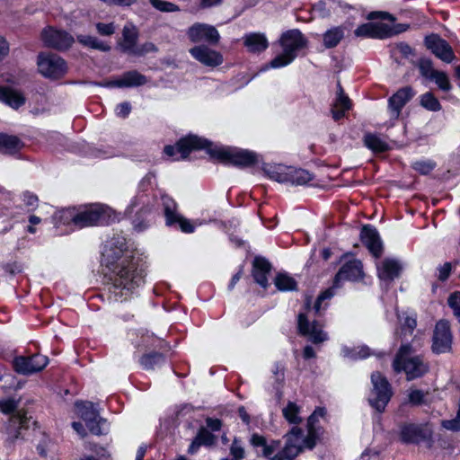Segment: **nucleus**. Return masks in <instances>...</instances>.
Returning <instances> with one entry per match:
<instances>
[{
	"label": "nucleus",
	"mask_w": 460,
	"mask_h": 460,
	"mask_svg": "<svg viewBox=\"0 0 460 460\" xmlns=\"http://www.w3.org/2000/svg\"><path fill=\"white\" fill-rule=\"evenodd\" d=\"M290 167L285 165L270 166L265 171L270 179L278 182H288Z\"/></svg>",
	"instance_id": "2f4dec72"
},
{
	"label": "nucleus",
	"mask_w": 460,
	"mask_h": 460,
	"mask_svg": "<svg viewBox=\"0 0 460 460\" xmlns=\"http://www.w3.org/2000/svg\"><path fill=\"white\" fill-rule=\"evenodd\" d=\"M243 44L250 52H261L268 46V40L262 33H249L243 37Z\"/></svg>",
	"instance_id": "a878e982"
},
{
	"label": "nucleus",
	"mask_w": 460,
	"mask_h": 460,
	"mask_svg": "<svg viewBox=\"0 0 460 460\" xmlns=\"http://www.w3.org/2000/svg\"><path fill=\"white\" fill-rule=\"evenodd\" d=\"M432 429L428 424L405 423L400 427L399 437L403 443H419L429 440Z\"/></svg>",
	"instance_id": "f8f14e48"
},
{
	"label": "nucleus",
	"mask_w": 460,
	"mask_h": 460,
	"mask_svg": "<svg viewBox=\"0 0 460 460\" xmlns=\"http://www.w3.org/2000/svg\"><path fill=\"white\" fill-rule=\"evenodd\" d=\"M288 182L294 185H304L312 180V175L309 172L303 169H295L290 167Z\"/></svg>",
	"instance_id": "f704fd0d"
},
{
	"label": "nucleus",
	"mask_w": 460,
	"mask_h": 460,
	"mask_svg": "<svg viewBox=\"0 0 460 460\" xmlns=\"http://www.w3.org/2000/svg\"><path fill=\"white\" fill-rule=\"evenodd\" d=\"M9 53V44L6 40L0 35V60L4 59Z\"/></svg>",
	"instance_id": "338daca9"
},
{
	"label": "nucleus",
	"mask_w": 460,
	"mask_h": 460,
	"mask_svg": "<svg viewBox=\"0 0 460 460\" xmlns=\"http://www.w3.org/2000/svg\"><path fill=\"white\" fill-rule=\"evenodd\" d=\"M212 155L223 162L238 166H249L257 162L256 155L248 150L219 148L213 150Z\"/></svg>",
	"instance_id": "9d476101"
},
{
	"label": "nucleus",
	"mask_w": 460,
	"mask_h": 460,
	"mask_svg": "<svg viewBox=\"0 0 460 460\" xmlns=\"http://www.w3.org/2000/svg\"><path fill=\"white\" fill-rule=\"evenodd\" d=\"M77 40L83 46L93 49H97L104 52L111 50V46L108 43L99 40L94 36L81 34L77 36Z\"/></svg>",
	"instance_id": "c756f323"
},
{
	"label": "nucleus",
	"mask_w": 460,
	"mask_h": 460,
	"mask_svg": "<svg viewBox=\"0 0 460 460\" xmlns=\"http://www.w3.org/2000/svg\"><path fill=\"white\" fill-rule=\"evenodd\" d=\"M363 276L361 261L358 260H349L342 265L335 276L333 287H339L344 280H358Z\"/></svg>",
	"instance_id": "a211bd4d"
},
{
	"label": "nucleus",
	"mask_w": 460,
	"mask_h": 460,
	"mask_svg": "<svg viewBox=\"0 0 460 460\" xmlns=\"http://www.w3.org/2000/svg\"><path fill=\"white\" fill-rule=\"evenodd\" d=\"M343 31L341 28L336 27L326 31L323 35V43L326 48L335 47L343 38Z\"/></svg>",
	"instance_id": "4c0bfd02"
},
{
	"label": "nucleus",
	"mask_w": 460,
	"mask_h": 460,
	"mask_svg": "<svg viewBox=\"0 0 460 460\" xmlns=\"http://www.w3.org/2000/svg\"><path fill=\"white\" fill-rule=\"evenodd\" d=\"M409 402L412 404H420L424 399V394L420 390H410L408 394Z\"/></svg>",
	"instance_id": "6e6d98bb"
},
{
	"label": "nucleus",
	"mask_w": 460,
	"mask_h": 460,
	"mask_svg": "<svg viewBox=\"0 0 460 460\" xmlns=\"http://www.w3.org/2000/svg\"><path fill=\"white\" fill-rule=\"evenodd\" d=\"M155 50V47L153 43L147 42L142 45L141 47L136 48V51L132 53V55H144L148 52H152Z\"/></svg>",
	"instance_id": "680f3d73"
},
{
	"label": "nucleus",
	"mask_w": 460,
	"mask_h": 460,
	"mask_svg": "<svg viewBox=\"0 0 460 460\" xmlns=\"http://www.w3.org/2000/svg\"><path fill=\"white\" fill-rule=\"evenodd\" d=\"M365 145L374 152H384L387 150V144L375 134H367L364 137Z\"/></svg>",
	"instance_id": "e433bc0d"
},
{
	"label": "nucleus",
	"mask_w": 460,
	"mask_h": 460,
	"mask_svg": "<svg viewBox=\"0 0 460 460\" xmlns=\"http://www.w3.org/2000/svg\"><path fill=\"white\" fill-rule=\"evenodd\" d=\"M150 4L161 12L172 13L179 11V7L173 3L163 0H149Z\"/></svg>",
	"instance_id": "49530a36"
},
{
	"label": "nucleus",
	"mask_w": 460,
	"mask_h": 460,
	"mask_svg": "<svg viewBox=\"0 0 460 460\" xmlns=\"http://www.w3.org/2000/svg\"><path fill=\"white\" fill-rule=\"evenodd\" d=\"M103 262L111 272L112 285L120 296H127L144 283V271L138 259L126 248L125 238L109 240L102 252Z\"/></svg>",
	"instance_id": "f257e3e1"
},
{
	"label": "nucleus",
	"mask_w": 460,
	"mask_h": 460,
	"mask_svg": "<svg viewBox=\"0 0 460 460\" xmlns=\"http://www.w3.org/2000/svg\"><path fill=\"white\" fill-rule=\"evenodd\" d=\"M299 412L300 407L294 402H288L282 409L284 418L291 424H298L302 421Z\"/></svg>",
	"instance_id": "72a5a7b5"
},
{
	"label": "nucleus",
	"mask_w": 460,
	"mask_h": 460,
	"mask_svg": "<svg viewBox=\"0 0 460 460\" xmlns=\"http://www.w3.org/2000/svg\"><path fill=\"white\" fill-rule=\"evenodd\" d=\"M402 334L411 333L417 326V321L414 314H402L399 315Z\"/></svg>",
	"instance_id": "ea45409f"
},
{
	"label": "nucleus",
	"mask_w": 460,
	"mask_h": 460,
	"mask_svg": "<svg viewBox=\"0 0 460 460\" xmlns=\"http://www.w3.org/2000/svg\"><path fill=\"white\" fill-rule=\"evenodd\" d=\"M130 111H131V106L127 102L118 104L115 109V112H116L117 116L121 117V118L128 117V115L130 113Z\"/></svg>",
	"instance_id": "bf43d9fd"
},
{
	"label": "nucleus",
	"mask_w": 460,
	"mask_h": 460,
	"mask_svg": "<svg viewBox=\"0 0 460 460\" xmlns=\"http://www.w3.org/2000/svg\"><path fill=\"white\" fill-rule=\"evenodd\" d=\"M209 142L194 135H190L178 141L175 146H166L164 154L173 160L185 159L192 150L207 148Z\"/></svg>",
	"instance_id": "6e6552de"
},
{
	"label": "nucleus",
	"mask_w": 460,
	"mask_h": 460,
	"mask_svg": "<svg viewBox=\"0 0 460 460\" xmlns=\"http://www.w3.org/2000/svg\"><path fill=\"white\" fill-rule=\"evenodd\" d=\"M37 68L42 76L52 80L62 78L67 72L66 62L50 52H40L37 56Z\"/></svg>",
	"instance_id": "423d86ee"
},
{
	"label": "nucleus",
	"mask_w": 460,
	"mask_h": 460,
	"mask_svg": "<svg viewBox=\"0 0 460 460\" xmlns=\"http://www.w3.org/2000/svg\"><path fill=\"white\" fill-rule=\"evenodd\" d=\"M442 426L448 430H452V431L460 430V407H459L456 417L452 420H443Z\"/></svg>",
	"instance_id": "603ef678"
},
{
	"label": "nucleus",
	"mask_w": 460,
	"mask_h": 460,
	"mask_svg": "<svg viewBox=\"0 0 460 460\" xmlns=\"http://www.w3.org/2000/svg\"><path fill=\"white\" fill-rule=\"evenodd\" d=\"M137 37V27L132 23L126 24L122 30V39L119 43L120 49L126 53L132 54L136 51Z\"/></svg>",
	"instance_id": "b1692460"
},
{
	"label": "nucleus",
	"mask_w": 460,
	"mask_h": 460,
	"mask_svg": "<svg viewBox=\"0 0 460 460\" xmlns=\"http://www.w3.org/2000/svg\"><path fill=\"white\" fill-rule=\"evenodd\" d=\"M431 80H434L442 91L448 92L451 89L449 79L445 72L438 71Z\"/></svg>",
	"instance_id": "de8ad7c7"
},
{
	"label": "nucleus",
	"mask_w": 460,
	"mask_h": 460,
	"mask_svg": "<svg viewBox=\"0 0 460 460\" xmlns=\"http://www.w3.org/2000/svg\"><path fill=\"white\" fill-rule=\"evenodd\" d=\"M188 37L192 42L206 41L216 45L218 43L220 35L217 30L209 24L195 23L188 30Z\"/></svg>",
	"instance_id": "dca6fc26"
},
{
	"label": "nucleus",
	"mask_w": 460,
	"mask_h": 460,
	"mask_svg": "<svg viewBox=\"0 0 460 460\" xmlns=\"http://www.w3.org/2000/svg\"><path fill=\"white\" fill-rule=\"evenodd\" d=\"M95 29L97 33L103 37H110L116 31V26L113 22H97L95 24Z\"/></svg>",
	"instance_id": "09e8293b"
},
{
	"label": "nucleus",
	"mask_w": 460,
	"mask_h": 460,
	"mask_svg": "<svg viewBox=\"0 0 460 460\" xmlns=\"http://www.w3.org/2000/svg\"><path fill=\"white\" fill-rule=\"evenodd\" d=\"M419 69L422 76L431 79L438 70H436L429 59H420L419 62Z\"/></svg>",
	"instance_id": "a18cd8bd"
},
{
	"label": "nucleus",
	"mask_w": 460,
	"mask_h": 460,
	"mask_svg": "<svg viewBox=\"0 0 460 460\" xmlns=\"http://www.w3.org/2000/svg\"><path fill=\"white\" fill-rule=\"evenodd\" d=\"M0 102L7 104L13 109H18L25 102L22 93L9 87H0Z\"/></svg>",
	"instance_id": "393cba45"
},
{
	"label": "nucleus",
	"mask_w": 460,
	"mask_h": 460,
	"mask_svg": "<svg viewBox=\"0 0 460 460\" xmlns=\"http://www.w3.org/2000/svg\"><path fill=\"white\" fill-rule=\"evenodd\" d=\"M367 18L369 20H374V19H376V18H381V19H386V20H390L392 22L394 21V18L393 15L387 13H383V12H372L368 14Z\"/></svg>",
	"instance_id": "774afa93"
},
{
	"label": "nucleus",
	"mask_w": 460,
	"mask_h": 460,
	"mask_svg": "<svg viewBox=\"0 0 460 460\" xmlns=\"http://www.w3.org/2000/svg\"><path fill=\"white\" fill-rule=\"evenodd\" d=\"M435 167V163L431 161H419L414 163L413 168L422 174H427Z\"/></svg>",
	"instance_id": "3c124183"
},
{
	"label": "nucleus",
	"mask_w": 460,
	"mask_h": 460,
	"mask_svg": "<svg viewBox=\"0 0 460 460\" xmlns=\"http://www.w3.org/2000/svg\"><path fill=\"white\" fill-rule=\"evenodd\" d=\"M360 236L363 243L367 246L369 252L375 257H379L382 253L383 246L376 229L371 226H364Z\"/></svg>",
	"instance_id": "412c9836"
},
{
	"label": "nucleus",
	"mask_w": 460,
	"mask_h": 460,
	"mask_svg": "<svg viewBox=\"0 0 460 460\" xmlns=\"http://www.w3.org/2000/svg\"><path fill=\"white\" fill-rule=\"evenodd\" d=\"M164 213L166 217L167 225L179 224L181 230L184 233H192L194 226L186 218L181 217L174 212V202L169 199L164 200Z\"/></svg>",
	"instance_id": "4be33fe9"
},
{
	"label": "nucleus",
	"mask_w": 460,
	"mask_h": 460,
	"mask_svg": "<svg viewBox=\"0 0 460 460\" xmlns=\"http://www.w3.org/2000/svg\"><path fill=\"white\" fill-rule=\"evenodd\" d=\"M231 455L234 458V460H241L244 456V450L242 445L238 442L237 439H234L231 448H230Z\"/></svg>",
	"instance_id": "864d4df0"
},
{
	"label": "nucleus",
	"mask_w": 460,
	"mask_h": 460,
	"mask_svg": "<svg viewBox=\"0 0 460 460\" xmlns=\"http://www.w3.org/2000/svg\"><path fill=\"white\" fill-rule=\"evenodd\" d=\"M16 402L13 399L0 401V411L4 413H11L16 409Z\"/></svg>",
	"instance_id": "13d9d810"
},
{
	"label": "nucleus",
	"mask_w": 460,
	"mask_h": 460,
	"mask_svg": "<svg viewBox=\"0 0 460 460\" xmlns=\"http://www.w3.org/2000/svg\"><path fill=\"white\" fill-rule=\"evenodd\" d=\"M426 47L439 59L444 62L450 63L453 61L455 55L449 44L439 38L438 35H430L425 39Z\"/></svg>",
	"instance_id": "f3484780"
},
{
	"label": "nucleus",
	"mask_w": 460,
	"mask_h": 460,
	"mask_svg": "<svg viewBox=\"0 0 460 460\" xmlns=\"http://www.w3.org/2000/svg\"><path fill=\"white\" fill-rule=\"evenodd\" d=\"M297 323L300 334L306 336L313 343L319 344L328 340V334L322 326L315 321L309 322L305 314H298Z\"/></svg>",
	"instance_id": "2eb2a0df"
},
{
	"label": "nucleus",
	"mask_w": 460,
	"mask_h": 460,
	"mask_svg": "<svg viewBox=\"0 0 460 460\" xmlns=\"http://www.w3.org/2000/svg\"><path fill=\"white\" fill-rule=\"evenodd\" d=\"M448 304L454 310L456 316H460V292L452 294L448 298Z\"/></svg>",
	"instance_id": "5fc2aeb1"
},
{
	"label": "nucleus",
	"mask_w": 460,
	"mask_h": 460,
	"mask_svg": "<svg viewBox=\"0 0 460 460\" xmlns=\"http://www.w3.org/2000/svg\"><path fill=\"white\" fill-rule=\"evenodd\" d=\"M122 87H134L145 84L146 78L137 71H129L120 77Z\"/></svg>",
	"instance_id": "473e14b6"
},
{
	"label": "nucleus",
	"mask_w": 460,
	"mask_h": 460,
	"mask_svg": "<svg viewBox=\"0 0 460 460\" xmlns=\"http://www.w3.org/2000/svg\"><path fill=\"white\" fill-rule=\"evenodd\" d=\"M75 412L84 422L91 433L102 435L106 432L105 421L99 417L93 404L90 402L75 403Z\"/></svg>",
	"instance_id": "1a4fd4ad"
},
{
	"label": "nucleus",
	"mask_w": 460,
	"mask_h": 460,
	"mask_svg": "<svg viewBox=\"0 0 460 460\" xmlns=\"http://www.w3.org/2000/svg\"><path fill=\"white\" fill-rule=\"evenodd\" d=\"M453 335L447 321H438L433 331L431 349L436 354L448 353L452 349Z\"/></svg>",
	"instance_id": "9b49d317"
},
{
	"label": "nucleus",
	"mask_w": 460,
	"mask_h": 460,
	"mask_svg": "<svg viewBox=\"0 0 460 460\" xmlns=\"http://www.w3.org/2000/svg\"><path fill=\"white\" fill-rule=\"evenodd\" d=\"M57 227L59 225L70 226L71 230L93 226L98 224H110L116 220L115 212L102 204L91 205L84 208H66L56 213Z\"/></svg>",
	"instance_id": "f03ea898"
},
{
	"label": "nucleus",
	"mask_w": 460,
	"mask_h": 460,
	"mask_svg": "<svg viewBox=\"0 0 460 460\" xmlns=\"http://www.w3.org/2000/svg\"><path fill=\"white\" fill-rule=\"evenodd\" d=\"M374 22H367L358 26L355 31V35L358 37L374 38Z\"/></svg>",
	"instance_id": "8fccbe9b"
},
{
	"label": "nucleus",
	"mask_w": 460,
	"mask_h": 460,
	"mask_svg": "<svg viewBox=\"0 0 460 460\" xmlns=\"http://www.w3.org/2000/svg\"><path fill=\"white\" fill-rule=\"evenodd\" d=\"M333 296V293L331 289H327L324 292H323L315 301L314 309L316 314H319L322 309V302L330 299Z\"/></svg>",
	"instance_id": "4d7b16f0"
},
{
	"label": "nucleus",
	"mask_w": 460,
	"mask_h": 460,
	"mask_svg": "<svg viewBox=\"0 0 460 460\" xmlns=\"http://www.w3.org/2000/svg\"><path fill=\"white\" fill-rule=\"evenodd\" d=\"M402 265L394 259L386 258L377 265V274L381 280L391 281L399 277Z\"/></svg>",
	"instance_id": "5701e85b"
},
{
	"label": "nucleus",
	"mask_w": 460,
	"mask_h": 460,
	"mask_svg": "<svg viewBox=\"0 0 460 460\" xmlns=\"http://www.w3.org/2000/svg\"><path fill=\"white\" fill-rule=\"evenodd\" d=\"M207 427L212 431H217L222 427V422L218 419L207 418L206 419Z\"/></svg>",
	"instance_id": "69168bd1"
},
{
	"label": "nucleus",
	"mask_w": 460,
	"mask_h": 460,
	"mask_svg": "<svg viewBox=\"0 0 460 460\" xmlns=\"http://www.w3.org/2000/svg\"><path fill=\"white\" fill-rule=\"evenodd\" d=\"M316 439L313 435L307 433L304 438L300 429L294 427L287 435L286 445L283 450L275 455L273 460H291L297 456L304 448H312L315 445Z\"/></svg>",
	"instance_id": "39448f33"
},
{
	"label": "nucleus",
	"mask_w": 460,
	"mask_h": 460,
	"mask_svg": "<svg viewBox=\"0 0 460 460\" xmlns=\"http://www.w3.org/2000/svg\"><path fill=\"white\" fill-rule=\"evenodd\" d=\"M49 363L47 357L35 354L31 357H17L13 360L14 369L22 375H31L41 371Z\"/></svg>",
	"instance_id": "4468645a"
},
{
	"label": "nucleus",
	"mask_w": 460,
	"mask_h": 460,
	"mask_svg": "<svg viewBox=\"0 0 460 460\" xmlns=\"http://www.w3.org/2000/svg\"><path fill=\"white\" fill-rule=\"evenodd\" d=\"M190 53L196 60L208 66H217L223 63L222 55L206 46L191 48Z\"/></svg>",
	"instance_id": "aec40b11"
},
{
	"label": "nucleus",
	"mask_w": 460,
	"mask_h": 460,
	"mask_svg": "<svg viewBox=\"0 0 460 460\" xmlns=\"http://www.w3.org/2000/svg\"><path fill=\"white\" fill-rule=\"evenodd\" d=\"M325 415V410L323 408H317L310 415L307 420V431L316 439V422L319 418H323Z\"/></svg>",
	"instance_id": "79ce46f5"
},
{
	"label": "nucleus",
	"mask_w": 460,
	"mask_h": 460,
	"mask_svg": "<svg viewBox=\"0 0 460 460\" xmlns=\"http://www.w3.org/2000/svg\"><path fill=\"white\" fill-rule=\"evenodd\" d=\"M275 286L280 291H290L296 288V280L286 273H279L274 280Z\"/></svg>",
	"instance_id": "c9c22d12"
},
{
	"label": "nucleus",
	"mask_w": 460,
	"mask_h": 460,
	"mask_svg": "<svg viewBox=\"0 0 460 460\" xmlns=\"http://www.w3.org/2000/svg\"><path fill=\"white\" fill-rule=\"evenodd\" d=\"M164 362V358L159 353H150L142 357L140 363L146 369H154Z\"/></svg>",
	"instance_id": "37998d69"
},
{
	"label": "nucleus",
	"mask_w": 460,
	"mask_h": 460,
	"mask_svg": "<svg viewBox=\"0 0 460 460\" xmlns=\"http://www.w3.org/2000/svg\"><path fill=\"white\" fill-rule=\"evenodd\" d=\"M279 441H272L270 445L265 444L263 447V456L270 457L273 453L279 448Z\"/></svg>",
	"instance_id": "0e129e2a"
},
{
	"label": "nucleus",
	"mask_w": 460,
	"mask_h": 460,
	"mask_svg": "<svg viewBox=\"0 0 460 460\" xmlns=\"http://www.w3.org/2000/svg\"><path fill=\"white\" fill-rule=\"evenodd\" d=\"M22 147V143L17 137L1 134L0 135V152L4 154H13Z\"/></svg>",
	"instance_id": "7c9ffc66"
},
{
	"label": "nucleus",
	"mask_w": 460,
	"mask_h": 460,
	"mask_svg": "<svg viewBox=\"0 0 460 460\" xmlns=\"http://www.w3.org/2000/svg\"><path fill=\"white\" fill-rule=\"evenodd\" d=\"M411 87L406 86L398 90L390 99L388 110L392 119H397L402 107L414 96Z\"/></svg>",
	"instance_id": "6ab92c4d"
},
{
	"label": "nucleus",
	"mask_w": 460,
	"mask_h": 460,
	"mask_svg": "<svg viewBox=\"0 0 460 460\" xmlns=\"http://www.w3.org/2000/svg\"><path fill=\"white\" fill-rule=\"evenodd\" d=\"M270 270V265L263 258H256L253 262L252 275L255 281L262 288L268 287L267 273Z\"/></svg>",
	"instance_id": "bb28decb"
},
{
	"label": "nucleus",
	"mask_w": 460,
	"mask_h": 460,
	"mask_svg": "<svg viewBox=\"0 0 460 460\" xmlns=\"http://www.w3.org/2000/svg\"><path fill=\"white\" fill-rule=\"evenodd\" d=\"M438 279L444 281L447 279L451 272V264L447 262L438 267Z\"/></svg>",
	"instance_id": "052dcab7"
},
{
	"label": "nucleus",
	"mask_w": 460,
	"mask_h": 460,
	"mask_svg": "<svg viewBox=\"0 0 460 460\" xmlns=\"http://www.w3.org/2000/svg\"><path fill=\"white\" fill-rule=\"evenodd\" d=\"M374 38L376 39H385L393 36L391 26L384 22H374Z\"/></svg>",
	"instance_id": "c03bdc74"
},
{
	"label": "nucleus",
	"mask_w": 460,
	"mask_h": 460,
	"mask_svg": "<svg viewBox=\"0 0 460 460\" xmlns=\"http://www.w3.org/2000/svg\"><path fill=\"white\" fill-rule=\"evenodd\" d=\"M216 441V437L209 432L206 428H200L194 440L189 447L188 452L195 454L201 445L212 446Z\"/></svg>",
	"instance_id": "c85d7f7f"
},
{
	"label": "nucleus",
	"mask_w": 460,
	"mask_h": 460,
	"mask_svg": "<svg viewBox=\"0 0 460 460\" xmlns=\"http://www.w3.org/2000/svg\"><path fill=\"white\" fill-rule=\"evenodd\" d=\"M351 107L350 100L348 96L344 95L343 90L340 86L337 93V98L332 108V118L339 120L345 116V112Z\"/></svg>",
	"instance_id": "cd10ccee"
},
{
	"label": "nucleus",
	"mask_w": 460,
	"mask_h": 460,
	"mask_svg": "<svg viewBox=\"0 0 460 460\" xmlns=\"http://www.w3.org/2000/svg\"><path fill=\"white\" fill-rule=\"evenodd\" d=\"M420 105L431 111H438L441 105L438 100L431 93H426L420 96Z\"/></svg>",
	"instance_id": "a19ab883"
},
{
	"label": "nucleus",
	"mask_w": 460,
	"mask_h": 460,
	"mask_svg": "<svg viewBox=\"0 0 460 460\" xmlns=\"http://www.w3.org/2000/svg\"><path fill=\"white\" fill-rule=\"evenodd\" d=\"M279 43L281 52L270 61V66L272 68L283 67L292 63L298 51L306 46V40L298 30H289L281 35Z\"/></svg>",
	"instance_id": "7ed1b4c3"
},
{
	"label": "nucleus",
	"mask_w": 460,
	"mask_h": 460,
	"mask_svg": "<svg viewBox=\"0 0 460 460\" xmlns=\"http://www.w3.org/2000/svg\"><path fill=\"white\" fill-rule=\"evenodd\" d=\"M89 449L96 454V456L99 457L98 460H106L110 457V453L105 447L94 446L90 447Z\"/></svg>",
	"instance_id": "e2e57ef3"
},
{
	"label": "nucleus",
	"mask_w": 460,
	"mask_h": 460,
	"mask_svg": "<svg viewBox=\"0 0 460 460\" xmlns=\"http://www.w3.org/2000/svg\"><path fill=\"white\" fill-rule=\"evenodd\" d=\"M373 388L369 395L370 404L378 411H383L392 396V390L386 378L379 372L371 375Z\"/></svg>",
	"instance_id": "0eeeda50"
},
{
	"label": "nucleus",
	"mask_w": 460,
	"mask_h": 460,
	"mask_svg": "<svg viewBox=\"0 0 460 460\" xmlns=\"http://www.w3.org/2000/svg\"><path fill=\"white\" fill-rule=\"evenodd\" d=\"M341 353L343 357L350 358V359H360L365 358L369 356V349L367 347L362 346L354 349H349L348 347H343L341 349Z\"/></svg>",
	"instance_id": "58836bf2"
},
{
	"label": "nucleus",
	"mask_w": 460,
	"mask_h": 460,
	"mask_svg": "<svg viewBox=\"0 0 460 460\" xmlns=\"http://www.w3.org/2000/svg\"><path fill=\"white\" fill-rule=\"evenodd\" d=\"M412 349L409 344L402 345L394 360V369L403 371L408 380L422 376L428 371V365L420 356H411Z\"/></svg>",
	"instance_id": "20e7f679"
},
{
	"label": "nucleus",
	"mask_w": 460,
	"mask_h": 460,
	"mask_svg": "<svg viewBox=\"0 0 460 460\" xmlns=\"http://www.w3.org/2000/svg\"><path fill=\"white\" fill-rule=\"evenodd\" d=\"M41 40L45 46L58 50H66L74 43V38L64 31L46 28L41 32Z\"/></svg>",
	"instance_id": "ddd939ff"
}]
</instances>
